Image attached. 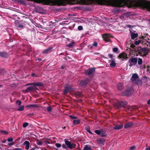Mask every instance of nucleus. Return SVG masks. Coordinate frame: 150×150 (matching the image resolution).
I'll return each mask as SVG.
<instances>
[{
  "mask_svg": "<svg viewBox=\"0 0 150 150\" xmlns=\"http://www.w3.org/2000/svg\"><path fill=\"white\" fill-rule=\"evenodd\" d=\"M64 141L65 144H63L62 145L63 149L67 150L68 148L70 149H72L76 147V144L74 143H71L70 142L68 141L67 139H65Z\"/></svg>",
  "mask_w": 150,
  "mask_h": 150,
  "instance_id": "f257e3e1",
  "label": "nucleus"
},
{
  "mask_svg": "<svg viewBox=\"0 0 150 150\" xmlns=\"http://www.w3.org/2000/svg\"><path fill=\"white\" fill-rule=\"evenodd\" d=\"M131 80L134 83L139 86L141 85L142 83V80L139 78V76L137 74H132Z\"/></svg>",
  "mask_w": 150,
  "mask_h": 150,
  "instance_id": "f03ea898",
  "label": "nucleus"
},
{
  "mask_svg": "<svg viewBox=\"0 0 150 150\" xmlns=\"http://www.w3.org/2000/svg\"><path fill=\"white\" fill-rule=\"evenodd\" d=\"M127 101H117L114 104V106L115 108H125L127 105Z\"/></svg>",
  "mask_w": 150,
  "mask_h": 150,
  "instance_id": "7ed1b4c3",
  "label": "nucleus"
},
{
  "mask_svg": "<svg viewBox=\"0 0 150 150\" xmlns=\"http://www.w3.org/2000/svg\"><path fill=\"white\" fill-rule=\"evenodd\" d=\"M95 71V68H92L85 70L84 73L86 75L88 76L89 78H91L93 76Z\"/></svg>",
  "mask_w": 150,
  "mask_h": 150,
  "instance_id": "20e7f679",
  "label": "nucleus"
},
{
  "mask_svg": "<svg viewBox=\"0 0 150 150\" xmlns=\"http://www.w3.org/2000/svg\"><path fill=\"white\" fill-rule=\"evenodd\" d=\"M139 47L141 48L138 51V54L139 55L143 57L146 56L149 52V50L146 47L142 48L141 46Z\"/></svg>",
  "mask_w": 150,
  "mask_h": 150,
  "instance_id": "39448f33",
  "label": "nucleus"
},
{
  "mask_svg": "<svg viewBox=\"0 0 150 150\" xmlns=\"http://www.w3.org/2000/svg\"><path fill=\"white\" fill-rule=\"evenodd\" d=\"M134 92V89L132 87L128 88L126 90L122 92V95L124 96H129L132 95Z\"/></svg>",
  "mask_w": 150,
  "mask_h": 150,
  "instance_id": "423d86ee",
  "label": "nucleus"
},
{
  "mask_svg": "<svg viewBox=\"0 0 150 150\" xmlns=\"http://www.w3.org/2000/svg\"><path fill=\"white\" fill-rule=\"evenodd\" d=\"M137 57H131L128 61V63L129 64V66L132 67L133 65H135L137 64Z\"/></svg>",
  "mask_w": 150,
  "mask_h": 150,
  "instance_id": "0eeeda50",
  "label": "nucleus"
},
{
  "mask_svg": "<svg viewBox=\"0 0 150 150\" xmlns=\"http://www.w3.org/2000/svg\"><path fill=\"white\" fill-rule=\"evenodd\" d=\"M95 132L98 135H100L102 137H105L107 136V134L106 132L105 129H100V130H96L95 131Z\"/></svg>",
  "mask_w": 150,
  "mask_h": 150,
  "instance_id": "6e6552de",
  "label": "nucleus"
},
{
  "mask_svg": "<svg viewBox=\"0 0 150 150\" xmlns=\"http://www.w3.org/2000/svg\"><path fill=\"white\" fill-rule=\"evenodd\" d=\"M102 37L104 40L106 42H109L110 41L109 38L113 37L110 34H104L102 36Z\"/></svg>",
  "mask_w": 150,
  "mask_h": 150,
  "instance_id": "1a4fd4ad",
  "label": "nucleus"
},
{
  "mask_svg": "<svg viewBox=\"0 0 150 150\" xmlns=\"http://www.w3.org/2000/svg\"><path fill=\"white\" fill-rule=\"evenodd\" d=\"M90 80L88 79H86L80 81V85L81 86L86 87V85L88 83Z\"/></svg>",
  "mask_w": 150,
  "mask_h": 150,
  "instance_id": "9d476101",
  "label": "nucleus"
},
{
  "mask_svg": "<svg viewBox=\"0 0 150 150\" xmlns=\"http://www.w3.org/2000/svg\"><path fill=\"white\" fill-rule=\"evenodd\" d=\"M127 54L125 52H123L120 54L118 57L119 59H121L123 60L124 59H126L127 58Z\"/></svg>",
  "mask_w": 150,
  "mask_h": 150,
  "instance_id": "9b49d317",
  "label": "nucleus"
},
{
  "mask_svg": "<svg viewBox=\"0 0 150 150\" xmlns=\"http://www.w3.org/2000/svg\"><path fill=\"white\" fill-rule=\"evenodd\" d=\"M0 56L3 58H7L9 56V54L6 52H0Z\"/></svg>",
  "mask_w": 150,
  "mask_h": 150,
  "instance_id": "f8f14e48",
  "label": "nucleus"
},
{
  "mask_svg": "<svg viewBox=\"0 0 150 150\" xmlns=\"http://www.w3.org/2000/svg\"><path fill=\"white\" fill-rule=\"evenodd\" d=\"M133 123L132 122H128L124 125V127L125 129L130 128L133 126Z\"/></svg>",
  "mask_w": 150,
  "mask_h": 150,
  "instance_id": "ddd939ff",
  "label": "nucleus"
},
{
  "mask_svg": "<svg viewBox=\"0 0 150 150\" xmlns=\"http://www.w3.org/2000/svg\"><path fill=\"white\" fill-rule=\"evenodd\" d=\"M70 86H68L66 85L64 87V89L63 91V93L64 94L66 95L69 92V90L71 89Z\"/></svg>",
  "mask_w": 150,
  "mask_h": 150,
  "instance_id": "4468645a",
  "label": "nucleus"
},
{
  "mask_svg": "<svg viewBox=\"0 0 150 150\" xmlns=\"http://www.w3.org/2000/svg\"><path fill=\"white\" fill-rule=\"evenodd\" d=\"M74 95L76 98L77 97H81L83 96V95L82 93L79 91H76L74 92Z\"/></svg>",
  "mask_w": 150,
  "mask_h": 150,
  "instance_id": "2eb2a0df",
  "label": "nucleus"
},
{
  "mask_svg": "<svg viewBox=\"0 0 150 150\" xmlns=\"http://www.w3.org/2000/svg\"><path fill=\"white\" fill-rule=\"evenodd\" d=\"M34 86H43V84L41 82H35L33 83L30 84Z\"/></svg>",
  "mask_w": 150,
  "mask_h": 150,
  "instance_id": "dca6fc26",
  "label": "nucleus"
},
{
  "mask_svg": "<svg viewBox=\"0 0 150 150\" xmlns=\"http://www.w3.org/2000/svg\"><path fill=\"white\" fill-rule=\"evenodd\" d=\"M98 143L99 144H104V143L105 142V139L103 138H100L97 140Z\"/></svg>",
  "mask_w": 150,
  "mask_h": 150,
  "instance_id": "f3484780",
  "label": "nucleus"
},
{
  "mask_svg": "<svg viewBox=\"0 0 150 150\" xmlns=\"http://www.w3.org/2000/svg\"><path fill=\"white\" fill-rule=\"evenodd\" d=\"M52 48V47H49L48 48L44 50L42 52V53L44 54L49 53L51 51V50Z\"/></svg>",
  "mask_w": 150,
  "mask_h": 150,
  "instance_id": "a211bd4d",
  "label": "nucleus"
},
{
  "mask_svg": "<svg viewBox=\"0 0 150 150\" xmlns=\"http://www.w3.org/2000/svg\"><path fill=\"white\" fill-rule=\"evenodd\" d=\"M117 88L118 90L120 91H121L124 88L123 84L120 83H119L117 85Z\"/></svg>",
  "mask_w": 150,
  "mask_h": 150,
  "instance_id": "6ab92c4d",
  "label": "nucleus"
},
{
  "mask_svg": "<svg viewBox=\"0 0 150 150\" xmlns=\"http://www.w3.org/2000/svg\"><path fill=\"white\" fill-rule=\"evenodd\" d=\"M23 145H25V149L28 150L29 149L30 142L29 141H25L23 144Z\"/></svg>",
  "mask_w": 150,
  "mask_h": 150,
  "instance_id": "aec40b11",
  "label": "nucleus"
},
{
  "mask_svg": "<svg viewBox=\"0 0 150 150\" xmlns=\"http://www.w3.org/2000/svg\"><path fill=\"white\" fill-rule=\"evenodd\" d=\"M138 36V34L137 33H134L132 32L131 34V38L132 39L134 40Z\"/></svg>",
  "mask_w": 150,
  "mask_h": 150,
  "instance_id": "412c9836",
  "label": "nucleus"
},
{
  "mask_svg": "<svg viewBox=\"0 0 150 150\" xmlns=\"http://www.w3.org/2000/svg\"><path fill=\"white\" fill-rule=\"evenodd\" d=\"M122 127V125H118L114 127L113 128L114 129H121Z\"/></svg>",
  "mask_w": 150,
  "mask_h": 150,
  "instance_id": "4be33fe9",
  "label": "nucleus"
},
{
  "mask_svg": "<svg viewBox=\"0 0 150 150\" xmlns=\"http://www.w3.org/2000/svg\"><path fill=\"white\" fill-rule=\"evenodd\" d=\"M33 86H30L28 87L25 91L26 92L28 93L33 91Z\"/></svg>",
  "mask_w": 150,
  "mask_h": 150,
  "instance_id": "5701e85b",
  "label": "nucleus"
},
{
  "mask_svg": "<svg viewBox=\"0 0 150 150\" xmlns=\"http://www.w3.org/2000/svg\"><path fill=\"white\" fill-rule=\"evenodd\" d=\"M81 122L80 120H74L73 121V123L74 125H78Z\"/></svg>",
  "mask_w": 150,
  "mask_h": 150,
  "instance_id": "b1692460",
  "label": "nucleus"
},
{
  "mask_svg": "<svg viewBox=\"0 0 150 150\" xmlns=\"http://www.w3.org/2000/svg\"><path fill=\"white\" fill-rule=\"evenodd\" d=\"M75 42L74 41L71 42L70 43L67 45V46L69 48H72L74 46Z\"/></svg>",
  "mask_w": 150,
  "mask_h": 150,
  "instance_id": "393cba45",
  "label": "nucleus"
},
{
  "mask_svg": "<svg viewBox=\"0 0 150 150\" xmlns=\"http://www.w3.org/2000/svg\"><path fill=\"white\" fill-rule=\"evenodd\" d=\"M83 150H92L91 147L89 145H86Z\"/></svg>",
  "mask_w": 150,
  "mask_h": 150,
  "instance_id": "a878e982",
  "label": "nucleus"
},
{
  "mask_svg": "<svg viewBox=\"0 0 150 150\" xmlns=\"http://www.w3.org/2000/svg\"><path fill=\"white\" fill-rule=\"evenodd\" d=\"M110 66L112 68H114L116 66V63L114 60H112L110 64Z\"/></svg>",
  "mask_w": 150,
  "mask_h": 150,
  "instance_id": "bb28decb",
  "label": "nucleus"
},
{
  "mask_svg": "<svg viewBox=\"0 0 150 150\" xmlns=\"http://www.w3.org/2000/svg\"><path fill=\"white\" fill-rule=\"evenodd\" d=\"M38 106L36 105H28L26 106V108H37L38 107Z\"/></svg>",
  "mask_w": 150,
  "mask_h": 150,
  "instance_id": "cd10ccee",
  "label": "nucleus"
},
{
  "mask_svg": "<svg viewBox=\"0 0 150 150\" xmlns=\"http://www.w3.org/2000/svg\"><path fill=\"white\" fill-rule=\"evenodd\" d=\"M138 64L139 65H142L143 63V61L142 59L139 58L138 59Z\"/></svg>",
  "mask_w": 150,
  "mask_h": 150,
  "instance_id": "c85d7f7f",
  "label": "nucleus"
},
{
  "mask_svg": "<svg viewBox=\"0 0 150 150\" xmlns=\"http://www.w3.org/2000/svg\"><path fill=\"white\" fill-rule=\"evenodd\" d=\"M86 131L87 132H88L91 134H93V133L91 131L90 129V127H89L87 126V127H86Z\"/></svg>",
  "mask_w": 150,
  "mask_h": 150,
  "instance_id": "c756f323",
  "label": "nucleus"
},
{
  "mask_svg": "<svg viewBox=\"0 0 150 150\" xmlns=\"http://www.w3.org/2000/svg\"><path fill=\"white\" fill-rule=\"evenodd\" d=\"M17 27L18 30H20L24 27V25H23L19 24Z\"/></svg>",
  "mask_w": 150,
  "mask_h": 150,
  "instance_id": "7c9ffc66",
  "label": "nucleus"
},
{
  "mask_svg": "<svg viewBox=\"0 0 150 150\" xmlns=\"http://www.w3.org/2000/svg\"><path fill=\"white\" fill-rule=\"evenodd\" d=\"M24 110V106H21L19 107V108L17 109L18 111H22Z\"/></svg>",
  "mask_w": 150,
  "mask_h": 150,
  "instance_id": "2f4dec72",
  "label": "nucleus"
},
{
  "mask_svg": "<svg viewBox=\"0 0 150 150\" xmlns=\"http://www.w3.org/2000/svg\"><path fill=\"white\" fill-rule=\"evenodd\" d=\"M29 125V123L27 122H24L23 125V127H26Z\"/></svg>",
  "mask_w": 150,
  "mask_h": 150,
  "instance_id": "473e14b6",
  "label": "nucleus"
},
{
  "mask_svg": "<svg viewBox=\"0 0 150 150\" xmlns=\"http://www.w3.org/2000/svg\"><path fill=\"white\" fill-rule=\"evenodd\" d=\"M146 68H147L146 71L149 73H150V66L149 65H147L146 67Z\"/></svg>",
  "mask_w": 150,
  "mask_h": 150,
  "instance_id": "72a5a7b5",
  "label": "nucleus"
},
{
  "mask_svg": "<svg viewBox=\"0 0 150 150\" xmlns=\"http://www.w3.org/2000/svg\"><path fill=\"white\" fill-rule=\"evenodd\" d=\"M141 40H138V41H135L134 43V44L135 45H138L141 42Z\"/></svg>",
  "mask_w": 150,
  "mask_h": 150,
  "instance_id": "f704fd0d",
  "label": "nucleus"
},
{
  "mask_svg": "<svg viewBox=\"0 0 150 150\" xmlns=\"http://www.w3.org/2000/svg\"><path fill=\"white\" fill-rule=\"evenodd\" d=\"M69 117L71 119H76L78 118L77 117L73 116L71 115H69Z\"/></svg>",
  "mask_w": 150,
  "mask_h": 150,
  "instance_id": "c9c22d12",
  "label": "nucleus"
},
{
  "mask_svg": "<svg viewBox=\"0 0 150 150\" xmlns=\"http://www.w3.org/2000/svg\"><path fill=\"white\" fill-rule=\"evenodd\" d=\"M7 140L8 142H11L13 140V139L12 137L8 138L7 139Z\"/></svg>",
  "mask_w": 150,
  "mask_h": 150,
  "instance_id": "e433bc0d",
  "label": "nucleus"
},
{
  "mask_svg": "<svg viewBox=\"0 0 150 150\" xmlns=\"http://www.w3.org/2000/svg\"><path fill=\"white\" fill-rule=\"evenodd\" d=\"M47 110L48 112H50L52 111V109L51 107L49 106L47 107Z\"/></svg>",
  "mask_w": 150,
  "mask_h": 150,
  "instance_id": "4c0bfd02",
  "label": "nucleus"
},
{
  "mask_svg": "<svg viewBox=\"0 0 150 150\" xmlns=\"http://www.w3.org/2000/svg\"><path fill=\"white\" fill-rule=\"evenodd\" d=\"M55 146L58 148H60L62 145L60 144L57 143L55 144Z\"/></svg>",
  "mask_w": 150,
  "mask_h": 150,
  "instance_id": "58836bf2",
  "label": "nucleus"
},
{
  "mask_svg": "<svg viewBox=\"0 0 150 150\" xmlns=\"http://www.w3.org/2000/svg\"><path fill=\"white\" fill-rule=\"evenodd\" d=\"M98 45V43L96 42H94L92 44V45L94 47H96Z\"/></svg>",
  "mask_w": 150,
  "mask_h": 150,
  "instance_id": "ea45409f",
  "label": "nucleus"
},
{
  "mask_svg": "<svg viewBox=\"0 0 150 150\" xmlns=\"http://www.w3.org/2000/svg\"><path fill=\"white\" fill-rule=\"evenodd\" d=\"M78 29L79 30H82L83 29V27L82 26L79 25L78 26Z\"/></svg>",
  "mask_w": 150,
  "mask_h": 150,
  "instance_id": "a19ab883",
  "label": "nucleus"
},
{
  "mask_svg": "<svg viewBox=\"0 0 150 150\" xmlns=\"http://www.w3.org/2000/svg\"><path fill=\"white\" fill-rule=\"evenodd\" d=\"M16 103H18V105H21V100H18L16 101Z\"/></svg>",
  "mask_w": 150,
  "mask_h": 150,
  "instance_id": "79ce46f5",
  "label": "nucleus"
},
{
  "mask_svg": "<svg viewBox=\"0 0 150 150\" xmlns=\"http://www.w3.org/2000/svg\"><path fill=\"white\" fill-rule=\"evenodd\" d=\"M118 50V48L117 47H115L113 49V51L114 52H117Z\"/></svg>",
  "mask_w": 150,
  "mask_h": 150,
  "instance_id": "37998d69",
  "label": "nucleus"
},
{
  "mask_svg": "<svg viewBox=\"0 0 150 150\" xmlns=\"http://www.w3.org/2000/svg\"><path fill=\"white\" fill-rule=\"evenodd\" d=\"M42 142H41L38 141V142H37V144L38 145L41 146L42 144Z\"/></svg>",
  "mask_w": 150,
  "mask_h": 150,
  "instance_id": "c03bdc74",
  "label": "nucleus"
},
{
  "mask_svg": "<svg viewBox=\"0 0 150 150\" xmlns=\"http://www.w3.org/2000/svg\"><path fill=\"white\" fill-rule=\"evenodd\" d=\"M136 147L135 146H133L131 147L129 149L130 150H134L135 148Z\"/></svg>",
  "mask_w": 150,
  "mask_h": 150,
  "instance_id": "a18cd8bd",
  "label": "nucleus"
},
{
  "mask_svg": "<svg viewBox=\"0 0 150 150\" xmlns=\"http://www.w3.org/2000/svg\"><path fill=\"white\" fill-rule=\"evenodd\" d=\"M134 25H127V27L129 28H133Z\"/></svg>",
  "mask_w": 150,
  "mask_h": 150,
  "instance_id": "49530a36",
  "label": "nucleus"
},
{
  "mask_svg": "<svg viewBox=\"0 0 150 150\" xmlns=\"http://www.w3.org/2000/svg\"><path fill=\"white\" fill-rule=\"evenodd\" d=\"M33 88H34V89H33V91H36V90H38L37 88L34 86H33Z\"/></svg>",
  "mask_w": 150,
  "mask_h": 150,
  "instance_id": "de8ad7c7",
  "label": "nucleus"
},
{
  "mask_svg": "<svg viewBox=\"0 0 150 150\" xmlns=\"http://www.w3.org/2000/svg\"><path fill=\"white\" fill-rule=\"evenodd\" d=\"M70 88H71V89L69 90V92H72L74 91V89L73 88H72V87L70 86Z\"/></svg>",
  "mask_w": 150,
  "mask_h": 150,
  "instance_id": "09e8293b",
  "label": "nucleus"
},
{
  "mask_svg": "<svg viewBox=\"0 0 150 150\" xmlns=\"http://www.w3.org/2000/svg\"><path fill=\"white\" fill-rule=\"evenodd\" d=\"M145 149L146 150H150V146H148L147 147H146Z\"/></svg>",
  "mask_w": 150,
  "mask_h": 150,
  "instance_id": "8fccbe9b",
  "label": "nucleus"
},
{
  "mask_svg": "<svg viewBox=\"0 0 150 150\" xmlns=\"http://www.w3.org/2000/svg\"><path fill=\"white\" fill-rule=\"evenodd\" d=\"M108 56L110 58H112L113 57V55L112 54H109Z\"/></svg>",
  "mask_w": 150,
  "mask_h": 150,
  "instance_id": "3c124183",
  "label": "nucleus"
},
{
  "mask_svg": "<svg viewBox=\"0 0 150 150\" xmlns=\"http://www.w3.org/2000/svg\"><path fill=\"white\" fill-rule=\"evenodd\" d=\"M31 76L33 77H34L35 76H36V77H37V76H36L35 74V73H32L31 74Z\"/></svg>",
  "mask_w": 150,
  "mask_h": 150,
  "instance_id": "603ef678",
  "label": "nucleus"
},
{
  "mask_svg": "<svg viewBox=\"0 0 150 150\" xmlns=\"http://www.w3.org/2000/svg\"><path fill=\"white\" fill-rule=\"evenodd\" d=\"M33 115H34L33 113H30V114H28L27 115V116H33Z\"/></svg>",
  "mask_w": 150,
  "mask_h": 150,
  "instance_id": "864d4df0",
  "label": "nucleus"
},
{
  "mask_svg": "<svg viewBox=\"0 0 150 150\" xmlns=\"http://www.w3.org/2000/svg\"><path fill=\"white\" fill-rule=\"evenodd\" d=\"M135 47V46L133 44H132L130 45V47L132 48H134V47Z\"/></svg>",
  "mask_w": 150,
  "mask_h": 150,
  "instance_id": "5fc2aeb1",
  "label": "nucleus"
},
{
  "mask_svg": "<svg viewBox=\"0 0 150 150\" xmlns=\"http://www.w3.org/2000/svg\"><path fill=\"white\" fill-rule=\"evenodd\" d=\"M13 144H14V142H12V143H8V145L10 146L13 145Z\"/></svg>",
  "mask_w": 150,
  "mask_h": 150,
  "instance_id": "6e6d98bb",
  "label": "nucleus"
},
{
  "mask_svg": "<svg viewBox=\"0 0 150 150\" xmlns=\"http://www.w3.org/2000/svg\"><path fill=\"white\" fill-rule=\"evenodd\" d=\"M142 67L143 69H146V66L144 64L142 66Z\"/></svg>",
  "mask_w": 150,
  "mask_h": 150,
  "instance_id": "4d7b16f0",
  "label": "nucleus"
},
{
  "mask_svg": "<svg viewBox=\"0 0 150 150\" xmlns=\"http://www.w3.org/2000/svg\"><path fill=\"white\" fill-rule=\"evenodd\" d=\"M147 103L148 105L150 104V99L147 101Z\"/></svg>",
  "mask_w": 150,
  "mask_h": 150,
  "instance_id": "13d9d810",
  "label": "nucleus"
},
{
  "mask_svg": "<svg viewBox=\"0 0 150 150\" xmlns=\"http://www.w3.org/2000/svg\"><path fill=\"white\" fill-rule=\"evenodd\" d=\"M65 66H61V68L62 69H64L65 68Z\"/></svg>",
  "mask_w": 150,
  "mask_h": 150,
  "instance_id": "bf43d9fd",
  "label": "nucleus"
},
{
  "mask_svg": "<svg viewBox=\"0 0 150 150\" xmlns=\"http://www.w3.org/2000/svg\"><path fill=\"white\" fill-rule=\"evenodd\" d=\"M6 142V140H3L2 141V142L3 143H5Z\"/></svg>",
  "mask_w": 150,
  "mask_h": 150,
  "instance_id": "052dcab7",
  "label": "nucleus"
},
{
  "mask_svg": "<svg viewBox=\"0 0 150 150\" xmlns=\"http://www.w3.org/2000/svg\"><path fill=\"white\" fill-rule=\"evenodd\" d=\"M38 60L39 61H41L42 60V59L40 58H38Z\"/></svg>",
  "mask_w": 150,
  "mask_h": 150,
  "instance_id": "680f3d73",
  "label": "nucleus"
},
{
  "mask_svg": "<svg viewBox=\"0 0 150 150\" xmlns=\"http://www.w3.org/2000/svg\"><path fill=\"white\" fill-rule=\"evenodd\" d=\"M147 43H148V44L149 45V46H150V41H148L147 42Z\"/></svg>",
  "mask_w": 150,
  "mask_h": 150,
  "instance_id": "e2e57ef3",
  "label": "nucleus"
},
{
  "mask_svg": "<svg viewBox=\"0 0 150 150\" xmlns=\"http://www.w3.org/2000/svg\"><path fill=\"white\" fill-rule=\"evenodd\" d=\"M35 149V148H33L32 149H30V150H34Z\"/></svg>",
  "mask_w": 150,
  "mask_h": 150,
  "instance_id": "0e129e2a",
  "label": "nucleus"
},
{
  "mask_svg": "<svg viewBox=\"0 0 150 150\" xmlns=\"http://www.w3.org/2000/svg\"><path fill=\"white\" fill-rule=\"evenodd\" d=\"M64 53H61L59 55H64Z\"/></svg>",
  "mask_w": 150,
  "mask_h": 150,
  "instance_id": "69168bd1",
  "label": "nucleus"
},
{
  "mask_svg": "<svg viewBox=\"0 0 150 150\" xmlns=\"http://www.w3.org/2000/svg\"><path fill=\"white\" fill-rule=\"evenodd\" d=\"M31 83H29V84H27V86H28V85H30V84H31Z\"/></svg>",
  "mask_w": 150,
  "mask_h": 150,
  "instance_id": "338daca9",
  "label": "nucleus"
},
{
  "mask_svg": "<svg viewBox=\"0 0 150 150\" xmlns=\"http://www.w3.org/2000/svg\"><path fill=\"white\" fill-rule=\"evenodd\" d=\"M35 148H35L39 149V148H38V146H36Z\"/></svg>",
  "mask_w": 150,
  "mask_h": 150,
  "instance_id": "774afa93",
  "label": "nucleus"
}]
</instances>
